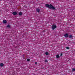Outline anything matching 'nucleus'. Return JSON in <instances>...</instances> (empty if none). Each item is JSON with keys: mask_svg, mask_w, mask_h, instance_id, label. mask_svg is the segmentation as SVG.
Returning a JSON list of instances; mask_svg holds the SVG:
<instances>
[{"mask_svg": "<svg viewBox=\"0 0 75 75\" xmlns=\"http://www.w3.org/2000/svg\"><path fill=\"white\" fill-rule=\"evenodd\" d=\"M3 23L4 24H6L7 23V21L6 20H4L3 21Z\"/></svg>", "mask_w": 75, "mask_h": 75, "instance_id": "nucleus-6", "label": "nucleus"}, {"mask_svg": "<svg viewBox=\"0 0 75 75\" xmlns=\"http://www.w3.org/2000/svg\"><path fill=\"white\" fill-rule=\"evenodd\" d=\"M72 71H75V68L72 69Z\"/></svg>", "mask_w": 75, "mask_h": 75, "instance_id": "nucleus-13", "label": "nucleus"}, {"mask_svg": "<svg viewBox=\"0 0 75 75\" xmlns=\"http://www.w3.org/2000/svg\"><path fill=\"white\" fill-rule=\"evenodd\" d=\"M19 16H22V15H23V13H22V12H20L19 13Z\"/></svg>", "mask_w": 75, "mask_h": 75, "instance_id": "nucleus-10", "label": "nucleus"}, {"mask_svg": "<svg viewBox=\"0 0 75 75\" xmlns=\"http://www.w3.org/2000/svg\"><path fill=\"white\" fill-rule=\"evenodd\" d=\"M11 27V26L10 25H8L7 26V27L8 28H10Z\"/></svg>", "mask_w": 75, "mask_h": 75, "instance_id": "nucleus-11", "label": "nucleus"}, {"mask_svg": "<svg viewBox=\"0 0 75 75\" xmlns=\"http://www.w3.org/2000/svg\"><path fill=\"white\" fill-rule=\"evenodd\" d=\"M36 11L37 12H40V9L39 8L36 9Z\"/></svg>", "mask_w": 75, "mask_h": 75, "instance_id": "nucleus-8", "label": "nucleus"}, {"mask_svg": "<svg viewBox=\"0 0 75 75\" xmlns=\"http://www.w3.org/2000/svg\"><path fill=\"white\" fill-rule=\"evenodd\" d=\"M23 56L24 58H25V57H24V54H23Z\"/></svg>", "mask_w": 75, "mask_h": 75, "instance_id": "nucleus-17", "label": "nucleus"}, {"mask_svg": "<svg viewBox=\"0 0 75 75\" xmlns=\"http://www.w3.org/2000/svg\"><path fill=\"white\" fill-rule=\"evenodd\" d=\"M64 36L66 38H68V33H66L64 35Z\"/></svg>", "mask_w": 75, "mask_h": 75, "instance_id": "nucleus-4", "label": "nucleus"}, {"mask_svg": "<svg viewBox=\"0 0 75 75\" xmlns=\"http://www.w3.org/2000/svg\"><path fill=\"white\" fill-rule=\"evenodd\" d=\"M69 38H72L73 37L72 35H69Z\"/></svg>", "mask_w": 75, "mask_h": 75, "instance_id": "nucleus-5", "label": "nucleus"}, {"mask_svg": "<svg viewBox=\"0 0 75 75\" xmlns=\"http://www.w3.org/2000/svg\"><path fill=\"white\" fill-rule=\"evenodd\" d=\"M27 61L29 62L30 61V60L29 59H27Z\"/></svg>", "mask_w": 75, "mask_h": 75, "instance_id": "nucleus-14", "label": "nucleus"}, {"mask_svg": "<svg viewBox=\"0 0 75 75\" xmlns=\"http://www.w3.org/2000/svg\"><path fill=\"white\" fill-rule=\"evenodd\" d=\"M45 55H48L49 53H48V52H46L45 53Z\"/></svg>", "mask_w": 75, "mask_h": 75, "instance_id": "nucleus-12", "label": "nucleus"}, {"mask_svg": "<svg viewBox=\"0 0 75 75\" xmlns=\"http://www.w3.org/2000/svg\"><path fill=\"white\" fill-rule=\"evenodd\" d=\"M66 48L67 49H69V47H66Z\"/></svg>", "mask_w": 75, "mask_h": 75, "instance_id": "nucleus-15", "label": "nucleus"}, {"mask_svg": "<svg viewBox=\"0 0 75 75\" xmlns=\"http://www.w3.org/2000/svg\"><path fill=\"white\" fill-rule=\"evenodd\" d=\"M52 30H54L55 28H57V25H52Z\"/></svg>", "mask_w": 75, "mask_h": 75, "instance_id": "nucleus-2", "label": "nucleus"}, {"mask_svg": "<svg viewBox=\"0 0 75 75\" xmlns=\"http://www.w3.org/2000/svg\"><path fill=\"white\" fill-rule=\"evenodd\" d=\"M45 62H48V61H47V60H45Z\"/></svg>", "mask_w": 75, "mask_h": 75, "instance_id": "nucleus-16", "label": "nucleus"}, {"mask_svg": "<svg viewBox=\"0 0 75 75\" xmlns=\"http://www.w3.org/2000/svg\"><path fill=\"white\" fill-rule=\"evenodd\" d=\"M45 6L46 7L50 9H52V10H55V7L53 6L51 4H50L49 5L48 4H45Z\"/></svg>", "mask_w": 75, "mask_h": 75, "instance_id": "nucleus-1", "label": "nucleus"}, {"mask_svg": "<svg viewBox=\"0 0 75 75\" xmlns=\"http://www.w3.org/2000/svg\"><path fill=\"white\" fill-rule=\"evenodd\" d=\"M12 14L14 16H16V15L17 14V12H14L12 13Z\"/></svg>", "mask_w": 75, "mask_h": 75, "instance_id": "nucleus-3", "label": "nucleus"}, {"mask_svg": "<svg viewBox=\"0 0 75 75\" xmlns=\"http://www.w3.org/2000/svg\"><path fill=\"white\" fill-rule=\"evenodd\" d=\"M25 58V57H23V58Z\"/></svg>", "mask_w": 75, "mask_h": 75, "instance_id": "nucleus-20", "label": "nucleus"}, {"mask_svg": "<svg viewBox=\"0 0 75 75\" xmlns=\"http://www.w3.org/2000/svg\"><path fill=\"white\" fill-rule=\"evenodd\" d=\"M0 66L1 67H3V66H4V64H3L2 63H1L0 64Z\"/></svg>", "mask_w": 75, "mask_h": 75, "instance_id": "nucleus-7", "label": "nucleus"}, {"mask_svg": "<svg viewBox=\"0 0 75 75\" xmlns=\"http://www.w3.org/2000/svg\"><path fill=\"white\" fill-rule=\"evenodd\" d=\"M37 62H35V64H37Z\"/></svg>", "mask_w": 75, "mask_h": 75, "instance_id": "nucleus-19", "label": "nucleus"}, {"mask_svg": "<svg viewBox=\"0 0 75 75\" xmlns=\"http://www.w3.org/2000/svg\"><path fill=\"white\" fill-rule=\"evenodd\" d=\"M56 57L57 58H60L59 56V54H57L56 55Z\"/></svg>", "mask_w": 75, "mask_h": 75, "instance_id": "nucleus-9", "label": "nucleus"}, {"mask_svg": "<svg viewBox=\"0 0 75 75\" xmlns=\"http://www.w3.org/2000/svg\"><path fill=\"white\" fill-rule=\"evenodd\" d=\"M62 54L61 53V54H60V56H62Z\"/></svg>", "mask_w": 75, "mask_h": 75, "instance_id": "nucleus-18", "label": "nucleus"}]
</instances>
